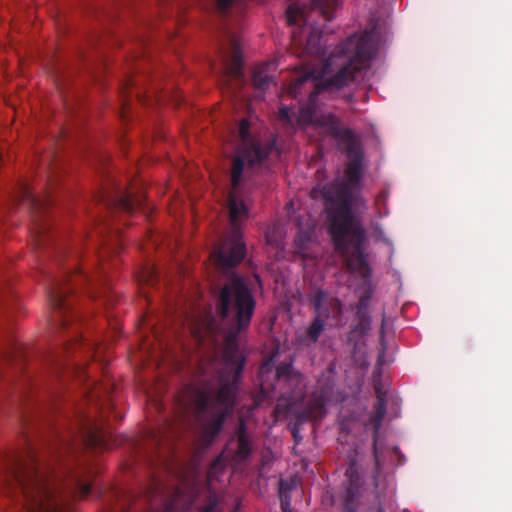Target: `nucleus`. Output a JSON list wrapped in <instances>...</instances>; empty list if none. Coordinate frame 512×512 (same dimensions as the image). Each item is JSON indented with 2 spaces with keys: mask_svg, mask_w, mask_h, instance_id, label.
<instances>
[{
  "mask_svg": "<svg viewBox=\"0 0 512 512\" xmlns=\"http://www.w3.org/2000/svg\"><path fill=\"white\" fill-rule=\"evenodd\" d=\"M250 123L242 119L238 127V137L241 141L231 160L230 181L232 190L228 196L229 220L232 228L230 242L223 244L218 251L217 263L223 269L237 266L246 254V247L240 241L241 224L249 217L248 206L241 198L238 188L243 181L260 168L267 157L275 151V142L265 143L253 138L250 134Z\"/></svg>",
  "mask_w": 512,
  "mask_h": 512,
  "instance_id": "20e7f679",
  "label": "nucleus"
},
{
  "mask_svg": "<svg viewBox=\"0 0 512 512\" xmlns=\"http://www.w3.org/2000/svg\"><path fill=\"white\" fill-rule=\"evenodd\" d=\"M145 277H146L147 283H150L153 281V278L156 277V272L154 271V269H151V270L147 271V275Z\"/></svg>",
  "mask_w": 512,
  "mask_h": 512,
  "instance_id": "2f4dec72",
  "label": "nucleus"
},
{
  "mask_svg": "<svg viewBox=\"0 0 512 512\" xmlns=\"http://www.w3.org/2000/svg\"><path fill=\"white\" fill-rule=\"evenodd\" d=\"M240 506H241V501L237 500L236 505H235L234 509L231 512H238L239 509H240Z\"/></svg>",
  "mask_w": 512,
  "mask_h": 512,
  "instance_id": "72a5a7b5",
  "label": "nucleus"
},
{
  "mask_svg": "<svg viewBox=\"0 0 512 512\" xmlns=\"http://www.w3.org/2000/svg\"><path fill=\"white\" fill-rule=\"evenodd\" d=\"M355 315L358 320L356 330L361 333H366L370 329L371 323L369 311H356Z\"/></svg>",
  "mask_w": 512,
  "mask_h": 512,
  "instance_id": "a878e982",
  "label": "nucleus"
},
{
  "mask_svg": "<svg viewBox=\"0 0 512 512\" xmlns=\"http://www.w3.org/2000/svg\"><path fill=\"white\" fill-rule=\"evenodd\" d=\"M374 233L376 235H379V236H382L383 235V231L381 229V227L379 225H377L375 228H374Z\"/></svg>",
  "mask_w": 512,
  "mask_h": 512,
  "instance_id": "473e14b6",
  "label": "nucleus"
},
{
  "mask_svg": "<svg viewBox=\"0 0 512 512\" xmlns=\"http://www.w3.org/2000/svg\"><path fill=\"white\" fill-rule=\"evenodd\" d=\"M387 200V195L385 192L380 193L376 198V205L380 207V205H384Z\"/></svg>",
  "mask_w": 512,
  "mask_h": 512,
  "instance_id": "7c9ffc66",
  "label": "nucleus"
},
{
  "mask_svg": "<svg viewBox=\"0 0 512 512\" xmlns=\"http://www.w3.org/2000/svg\"><path fill=\"white\" fill-rule=\"evenodd\" d=\"M377 512H385V510L382 507H379Z\"/></svg>",
  "mask_w": 512,
  "mask_h": 512,
  "instance_id": "4c0bfd02",
  "label": "nucleus"
},
{
  "mask_svg": "<svg viewBox=\"0 0 512 512\" xmlns=\"http://www.w3.org/2000/svg\"><path fill=\"white\" fill-rule=\"evenodd\" d=\"M373 58V45L370 33L355 34L340 43L328 56L321 69L307 67L290 83L287 93L298 98L301 87L313 81V90L309 92L308 102L298 109L296 126L314 125L324 127L330 134L329 125L324 124L326 117L332 116L338 126L339 118L333 113L317 114V97L328 93L335 96L343 87L349 85L362 70L369 68Z\"/></svg>",
  "mask_w": 512,
  "mask_h": 512,
  "instance_id": "7ed1b4c3",
  "label": "nucleus"
},
{
  "mask_svg": "<svg viewBox=\"0 0 512 512\" xmlns=\"http://www.w3.org/2000/svg\"><path fill=\"white\" fill-rule=\"evenodd\" d=\"M309 301L315 314L323 318L339 319L342 314V303L336 297H330L324 290L315 289L309 295Z\"/></svg>",
  "mask_w": 512,
  "mask_h": 512,
  "instance_id": "f8f14e48",
  "label": "nucleus"
},
{
  "mask_svg": "<svg viewBox=\"0 0 512 512\" xmlns=\"http://www.w3.org/2000/svg\"><path fill=\"white\" fill-rule=\"evenodd\" d=\"M229 452L236 462L246 460L252 452V441L247 433V426L243 420H240L236 431V439L229 443Z\"/></svg>",
  "mask_w": 512,
  "mask_h": 512,
  "instance_id": "ddd939ff",
  "label": "nucleus"
},
{
  "mask_svg": "<svg viewBox=\"0 0 512 512\" xmlns=\"http://www.w3.org/2000/svg\"><path fill=\"white\" fill-rule=\"evenodd\" d=\"M346 476L349 478L348 485L346 487L347 502H349L359 494L361 478L359 473L352 467L346 471Z\"/></svg>",
  "mask_w": 512,
  "mask_h": 512,
  "instance_id": "aec40b11",
  "label": "nucleus"
},
{
  "mask_svg": "<svg viewBox=\"0 0 512 512\" xmlns=\"http://www.w3.org/2000/svg\"><path fill=\"white\" fill-rule=\"evenodd\" d=\"M223 77L228 81L233 80L239 84L243 82L242 59L240 50L236 43H233L231 63L225 66V73Z\"/></svg>",
  "mask_w": 512,
  "mask_h": 512,
  "instance_id": "a211bd4d",
  "label": "nucleus"
},
{
  "mask_svg": "<svg viewBox=\"0 0 512 512\" xmlns=\"http://www.w3.org/2000/svg\"><path fill=\"white\" fill-rule=\"evenodd\" d=\"M19 201L31 211L34 237L39 245H44L50 231V224L44 219V213L52 203L51 195L39 196L29 185L23 184L19 191Z\"/></svg>",
  "mask_w": 512,
  "mask_h": 512,
  "instance_id": "1a4fd4ad",
  "label": "nucleus"
},
{
  "mask_svg": "<svg viewBox=\"0 0 512 512\" xmlns=\"http://www.w3.org/2000/svg\"><path fill=\"white\" fill-rule=\"evenodd\" d=\"M225 467L224 460L222 456H218L216 459L212 461L210 467L207 472L208 480H213L217 477V474L222 471Z\"/></svg>",
  "mask_w": 512,
  "mask_h": 512,
  "instance_id": "bb28decb",
  "label": "nucleus"
},
{
  "mask_svg": "<svg viewBox=\"0 0 512 512\" xmlns=\"http://www.w3.org/2000/svg\"><path fill=\"white\" fill-rule=\"evenodd\" d=\"M98 201L104 206L106 212L110 214L116 212L130 214L136 207L142 205L140 198H134L131 193L120 187H115L113 192L103 191L99 193Z\"/></svg>",
  "mask_w": 512,
  "mask_h": 512,
  "instance_id": "9d476101",
  "label": "nucleus"
},
{
  "mask_svg": "<svg viewBox=\"0 0 512 512\" xmlns=\"http://www.w3.org/2000/svg\"><path fill=\"white\" fill-rule=\"evenodd\" d=\"M279 498L282 512H291V496L283 480L279 482Z\"/></svg>",
  "mask_w": 512,
  "mask_h": 512,
  "instance_id": "b1692460",
  "label": "nucleus"
},
{
  "mask_svg": "<svg viewBox=\"0 0 512 512\" xmlns=\"http://www.w3.org/2000/svg\"><path fill=\"white\" fill-rule=\"evenodd\" d=\"M345 100H346L347 102H351V101L353 100V95H352V94H346V95H345Z\"/></svg>",
  "mask_w": 512,
  "mask_h": 512,
  "instance_id": "c9c22d12",
  "label": "nucleus"
},
{
  "mask_svg": "<svg viewBox=\"0 0 512 512\" xmlns=\"http://www.w3.org/2000/svg\"><path fill=\"white\" fill-rule=\"evenodd\" d=\"M270 364L269 363H265L261 366L260 368V371H259V374H260V377H261V380L262 382H264V377H265V374L269 372L270 370Z\"/></svg>",
  "mask_w": 512,
  "mask_h": 512,
  "instance_id": "c756f323",
  "label": "nucleus"
},
{
  "mask_svg": "<svg viewBox=\"0 0 512 512\" xmlns=\"http://www.w3.org/2000/svg\"><path fill=\"white\" fill-rule=\"evenodd\" d=\"M386 415V397L381 389L376 388V401L373 406V412L370 416V423L374 429V438L377 437L382 425V421ZM374 452L376 453V439H374Z\"/></svg>",
  "mask_w": 512,
  "mask_h": 512,
  "instance_id": "dca6fc26",
  "label": "nucleus"
},
{
  "mask_svg": "<svg viewBox=\"0 0 512 512\" xmlns=\"http://www.w3.org/2000/svg\"><path fill=\"white\" fill-rule=\"evenodd\" d=\"M110 440L102 421L77 413L49 459L38 455L29 441L23 453L7 456L8 493L21 503L22 512H72V502L90 494L96 475L88 460L78 456V450L110 449Z\"/></svg>",
  "mask_w": 512,
  "mask_h": 512,
  "instance_id": "f257e3e1",
  "label": "nucleus"
},
{
  "mask_svg": "<svg viewBox=\"0 0 512 512\" xmlns=\"http://www.w3.org/2000/svg\"><path fill=\"white\" fill-rule=\"evenodd\" d=\"M322 318L323 317L316 314L315 318L306 331V337L312 343H316L318 341L321 333L324 330V322Z\"/></svg>",
  "mask_w": 512,
  "mask_h": 512,
  "instance_id": "4be33fe9",
  "label": "nucleus"
},
{
  "mask_svg": "<svg viewBox=\"0 0 512 512\" xmlns=\"http://www.w3.org/2000/svg\"><path fill=\"white\" fill-rule=\"evenodd\" d=\"M121 117H122V118H125V117H126V102H123V107H122V114H121Z\"/></svg>",
  "mask_w": 512,
  "mask_h": 512,
  "instance_id": "f704fd0d",
  "label": "nucleus"
},
{
  "mask_svg": "<svg viewBox=\"0 0 512 512\" xmlns=\"http://www.w3.org/2000/svg\"><path fill=\"white\" fill-rule=\"evenodd\" d=\"M326 413V400L322 395L311 398L302 411L298 413V420L305 422L309 420L322 419Z\"/></svg>",
  "mask_w": 512,
  "mask_h": 512,
  "instance_id": "2eb2a0df",
  "label": "nucleus"
},
{
  "mask_svg": "<svg viewBox=\"0 0 512 512\" xmlns=\"http://www.w3.org/2000/svg\"><path fill=\"white\" fill-rule=\"evenodd\" d=\"M278 119L285 127L294 129L296 127V116L292 114L288 106L279 108Z\"/></svg>",
  "mask_w": 512,
  "mask_h": 512,
  "instance_id": "393cba45",
  "label": "nucleus"
},
{
  "mask_svg": "<svg viewBox=\"0 0 512 512\" xmlns=\"http://www.w3.org/2000/svg\"><path fill=\"white\" fill-rule=\"evenodd\" d=\"M0 358L6 362H13L24 358L22 344L18 343L14 336L7 334L4 343L0 346Z\"/></svg>",
  "mask_w": 512,
  "mask_h": 512,
  "instance_id": "f3484780",
  "label": "nucleus"
},
{
  "mask_svg": "<svg viewBox=\"0 0 512 512\" xmlns=\"http://www.w3.org/2000/svg\"><path fill=\"white\" fill-rule=\"evenodd\" d=\"M346 512H356V510L349 506V504H346Z\"/></svg>",
  "mask_w": 512,
  "mask_h": 512,
  "instance_id": "e433bc0d",
  "label": "nucleus"
},
{
  "mask_svg": "<svg viewBox=\"0 0 512 512\" xmlns=\"http://www.w3.org/2000/svg\"><path fill=\"white\" fill-rule=\"evenodd\" d=\"M201 512H218V498L216 495H210L209 503L203 507Z\"/></svg>",
  "mask_w": 512,
  "mask_h": 512,
  "instance_id": "cd10ccee",
  "label": "nucleus"
},
{
  "mask_svg": "<svg viewBox=\"0 0 512 512\" xmlns=\"http://www.w3.org/2000/svg\"><path fill=\"white\" fill-rule=\"evenodd\" d=\"M87 347L92 350L94 344L85 339L82 335L75 333L72 337L63 342V352L68 353L76 347Z\"/></svg>",
  "mask_w": 512,
  "mask_h": 512,
  "instance_id": "412c9836",
  "label": "nucleus"
},
{
  "mask_svg": "<svg viewBox=\"0 0 512 512\" xmlns=\"http://www.w3.org/2000/svg\"><path fill=\"white\" fill-rule=\"evenodd\" d=\"M2 301H3V300H2V298L0 297V304L2 303Z\"/></svg>",
  "mask_w": 512,
  "mask_h": 512,
  "instance_id": "58836bf2",
  "label": "nucleus"
},
{
  "mask_svg": "<svg viewBox=\"0 0 512 512\" xmlns=\"http://www.w3.org/2000/svg\"><path fill=\"white\" fill-rule=\"evenodd\" d=\"M324 124L329 125L330 136L338 142L340 150L349 160L345 170L347 181L351 184L358 183L362 176L363 159V150L358 136L351 128L338 126L332 116L326 117Z\"/></svg>",
  "mask_w": 512,
  "mask_h": 512,
  "instance_id": "6e6552de",
  "label": "nucleus"
},
{
  "mask_svg": "<svg viewBox=\"0 0 512 512\" xmlns=\"http://www.w3.org/2000/svg\"><path fill=\"white\" fill-rule=\"evenodd\" d=\"M369 304H370V295L365 294V295L361 296V298L358 301L356 311H369Z\"/></svg>",
  "mask_w": 512,
  "mask_h": 512,
  "instance_id": "c85d7f7f",
  "label": "nucleus"
},
{
  "mask_svg": "<svg viewBox=\"0 0 512 512\" xmlns=\"http://www.w3.org/2000/svg\"><path fill=\"white\" fill-rule=\"evenodd\" d=\"M274 389L279 387L281 394L298 397L304 387L303 375L295 371L291 363H280L275 371Z\"/></svg>",
  "mask_w": 512,
  "mask_h": 512,
  "instance_id": "9b49d317",
  "label": "nucleus"
},
{
  "mask_svg": "<svg viewBox=\"0 0 512 512\" xmlns=\"http://www.w3.org/2000/svg\"><path fill=\"white\" fill-rule=\"evenodd\" d=\"M97 221L95 232L98 238L104 245L111 246L109 249H111L115 254L119 253L122 249L119 229L115 228L113 231L106 216Z\"/></svg>",
  "mask_w": 512,
  "mask_h": 512,
  "instance_id": "4468645a",
  "label": "nucleus"
},
{
  "mask_svg": "<svg viewBox=\"0 0 512 512\" xmlns=\"http://www.w3.org/2000/svg\"><path fill=\"white\" fill-rule=\"evenodd\" d=\"M64 256H68L73 263L63 267L61 276L51 278L47 288L49 303L55 313L53 320L60 328H67L70 323L78 321V315L73 310L72 303L76 286L97 284L102 287V291L99 294L91 291V297L103 296L107 301L113 297L108 285L106 263L101 257H98L97 263L90 268L85 263H80L81 253L78 250L63 252Z\"/></svg>",
  "mask_w": 512,
  "mask_h": 512,
  "instance_id": "39448f33",
  "label": "nucleus"
},
{
  "mask_svg": "<svg viewBox=\"0 0 512 512\" xmlns=\"http://www.w3.org/2000/svg\"><path fill=\"white\" fill-rule=\"evenodd\" d=\"M256 300L244 277L233 274L216 296L215 309L221 320H229L232 327L226 336L225 357L236 365L235 380L221 378L216 390L200 389L195 395L198 414L207 415L203 425V440L211 444L221 431L227 416L233 411L236 396V378L241 374L245 358L238 348V335L251 324Z\"/></svg>",
  "mask_w": 512,
  "mask_h": 512,
  "instance_id": "f03ea898",
  "label": "nucleus"
},
{
  "mask_svg": "<svg viewBox=\"0 0 512 512\" xmlns=\"http://www.w3.org/2000/svg\"><path fill=\"white\" fill-rule=\"evenodd\" d=\"M273 64H264L256 68L253 72L252 81L258 90L265 91L273 82V77L269 74V69Z\"/></svg>",
  "mask_w": 512,
  "mask_h": 512,
  "instance_id": "6ab92c4d",
  "label": "nucleus"
},
{
  "mask_svg": "<svg viewBox=\"0 0 512 512\" xmlns=\"http://www.w3.org/2000/svg\"><path fill=\"white\" fill-rule=\"evenodd\" d=\"M312 229H301L298 231V233L295 236L294 243L297 248L298 253H303L305 249L307 248L308 243L312 239L313 235Z\"/></svg>",
  "mask_w": 512,
  "mask_h": 512,
  "instance_id": "5701e85b",
  "label": "nucleus"
},
{
  "mask_svg": "<svg viewBox=\"0 0 512 512\" xmlns=\"http://www.w3.org/2000/svg\"><path fill=\"white\" fill-rule=\"evenodd\" d=\"M339 196L341 203L328 211V232L336 251L342 255L347 270L365 278L369 275L363 247L366 232L352 211L348 192L342 190Z\"/></svg>",
  "mask_w": 512,
  "mask_h": 512,
  "instance_id": "423d86ee",
  "label": "nucleus"
},
{
  "mask_svg": "<svg viewBox=\"0 0 512 512\" xmlns=\"http://www.w3.org/2000/svg\"><path fill=\"white\" fill-rule=\"evenodd\" d=\"M342 0H311L310 5H300L299 3H291L286 9V21L289 26H298L297 30L291 34V39L295 44L303 45L300 37L302 33V25L310 27L309 34L304 44V52L308 55L321 58V65L317 69H321L327 59L322 60L326 54L325 47L321 44V36L325 33L324 23L334 18V13L339 7ZM314 66L306 65L305 68ZM316 69V67H315Z\"/></svg>",
  "mask_w": 512,
  "mask_h": 512,
  "instance_id": "0eeeda50",
  "label": "nucleus"
}]
</instances>
